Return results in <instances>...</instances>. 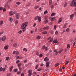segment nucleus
I'll list each match as a JSON object with an SVG mask.
<instances>
[{
  "label": "nucleus",
  "instance_id": "35",
  "mask_svg": "<svg viewBox=\"0 0 76 76\" xmlns=\"http://www.w3.org/2000/svg\"><path fill=\"white\" fill-rule=\"evenodd\" d=\"M66 32H69V31H70V29H69V28H67L66 29Z\"/></svg>",
  "mask_w": 76,
  "mask_h": 76
},
{
  "label": "nucleus",
  "instance_id": "34",
  "mask_svg": "<svg viewBox=\"0 0 76 76\" xmlns=\"http://www.w3.org/2000/svg\"><path fill=\"white\" fill-rule=\"evenodd\" d=\"M3 22L2 21H0V25H1L2 24H3Z\"/></svg>",
  "mask_w": 76,
  "mask_h": 76
},
{
  "label": "nucleus",
  "instance_id": "24",
  "mask_svg": "<svg viewBox=\"0 0 76 76\" xmlns=\"http://www.w3.org/2000/svg\"><path fill=\"white\" fill-rule=\"evenodd\" d=\"M21 65H22V64L20 63L18 64V67H20V66H21Z\"/></svg>",
  "mask_w": 76,
  "mask_h": 76
},
{
  "label": "nucleus",
  "instance_id": "13",
  "mask_svg": "<svg viewBox=\"0 0 76 76\" xmlns=\"http://www.w3.org/2000/svg\"><path fill=\"white\" fill-rule=\"evenodd\" d=\"M9 20L10 22H12L13 21V18H10L9 19Z\"/></svg>",
  "mask_w": 76,
  "mask_h": 76
},
{
  "label": "nucleus",
  "instance_id": "53",
  "mask_svg": "<svg viewBox=\"0 0 76 76\" xmlns=\"http://www.w3.org/2000/svg\"><path fill=\"white\" fill-rule=\"evenodd\" d=\"M45 46H44L42 47L43 50H44V49H45Z\"/></svg>",
  "mask_w": 76,
  "mask_h": 76
},
{
  "label": "nucleus",
  "instance_id": "30",
  "mask_svg": "<svg viewBox=\"0 0 76 76\" xmlns=\"http://www.w3.org/2000/svg\"><path fill=\"white\" fill-rule=\"evenodd\" d=\"M67 23H66L65 24V25H64V28H65L66 27V25H67Z\"/></svg>",
  "mask_w": 76,
  "mask_h": 76
},
{
  "label": "nucleus",
  "instance_id": "26",
  "mask_svg": "<svg viewBox=\"0 0 76 76\" xmlns=\"http://www.w3.org/2000/svg\"><path fill=\"white\" fill-rule=\"evenodd\" d=\"M49 5H51V3H52V1L51 0H50L49 1Z\"/></svg>",
  "mask_w": 76,
  "mask_h": 76
},
{
  "label": "nucleus",
  "instance_id": "8",
  "mask_svg": "<svg viewBox=\"0 0 76 76\" xmlns=\"http://www.w3.org/2000/svg\"><path fill=\"white\" fill-rule=\"evenodd\" d=\"M6 36H4L2 38V40L3 41H4L5 40H6Z\"/></svg>",
  "mask_w": 76,
  "mask_h": 76
},
{
  "label": "nucleus",
  "instance_id": "5",
  "mask_svg": "<svg viewBox=\"0 0 76 76\" xmlns=\"http://www.w3.org/2000/svg\"><path fill=\"white\" fill-rule=\"evenodd\" d=\"M15 13V12L11 11L10 12L9 15L10 16H12V15H13Z\"/></svg>",
  "mask_w": 76,
  "mask_h": 76
},
{
  "label": "nucleus",
  "instance_id": "9",
  "mask_svg": "<svg viewBox=\"0 0 76 76\" xmlns=\"http://www.w3.org/2000/svg\"><path fill=\"white\" fill-rule=\"evenodd\" d=\"M50 64V62H47L46 63V67H47L48 68L49 67V64Z\"/></svg>",
  "mask_w": 76,
  "mask_h": 76
},
{
  "label": "nucleus",
  "instance_id": "52",
  "mask_svg": "<svg viewBox=\"0 0 76 76\" xmlns=\"http://www.w3.org/2000/svg\"><path fill=\"white\" fill-rule=\"evenodd\" d=\"M76 32V30H73L72 31V32L73 33H75Z\"/></svg>",
  "mask_w": 76,
  "mask_h": 76
},
{
  "label": "nucleus",
  "instance_id": "57",
  "mask_svg": "<svg viewBox=\"0 0 76 76\" xmlns=\"http://www.w3.org/2000/svg\"><path fill=\"white\" fill-rule=\"evenodd\" d=\"M50 7L51 9H53L54 7V6L53 5H51L50 6Z\"/></svg>",
  "mask_w": 76,
  "mask_h": 76
},
{
  "label": "nucleus",
  "instance_id": "15",
  "mask_svg": "<svg viewBox=\"0 0 76 76\" xmlns=\"http://www.w3.org/2000/svg\"><path fill=\"white\" fill-rule=\"evenodd\" d=\"M5 7L6 8H10V7H9V6L8 5H5Z\"/></svg>",
  "mask_w": 76,
  "mask_h": 76
},
{
  "label": "nucleus",
  "instance_id": "1",
  "mask_svg": "<svg viewBox=\"0 0 76 76\" xmlns=\"http://www.w3.org/2000/svg\"><path fill=\"white\" fill-rule=\"evenodd\" d=\"M28 26V22H26L22 24L21 25V28L23 29V32H24V31L26 30V27Z\"/></svg>",
  "mask_w": 76,
  "mask_h": 76
},
{
  "label": "nucleus",
  "instance_id": "44",
  "mask_svg": "<svg viewBox=\"0 0 76 76\" xmlns=\"http://www.w3.org/2000/svg\"><path fill=\"white\" fill-rule=\"evenodd\" d=\"M70 45H69V44H68L67 45V48H69L70 47Z\"/></svg>",
  "mask_w": 76,
  "mask_h": 76
},
{
  "label": "nucleus",
  "instance_id": "63",
  "mask_svg": "<svg viewBox=\"0 0 76 76\" xmlns=\"http://www.w3.org/2000/svg\"><path fill=\"white\" fill-rule=\"evenodd\" d=\"M42 70V69H38V71H40V70Z\"/></svg>",
  "mask_w": 76,
  "mask_h": 76
},
{
  "label": "nucleus",
  "instance_id": "32",
  "mask_svg": "<svg viewBox=\"0 0 76 76\" xmlns=\"http://www.w3.org/2000/svg\"><path fill=\"white\" fill-rule=\"evenodd\" d=\"M55 17H54L53 18H52L51 19V20H52V21H53V20H54V19H55Z\"/></svg>",
  "mask_w": 76,
  "mask_h": 76
},
{
  "label": "nucleus",
  "instance_id": "55",
  "mask_svg": "<svg viewBox=\"0 0 76 76\" xmlns=\"http://www.w3.org/2000/svg\"><path fill=\"white\" fill-rule=\"evenodd\" d=\"M47 57H46L44 59V61H46L47 60Z\"/></svg>",
  "mask_w": 76,
  "mask_h": 76
},
{
  "label": "nucleus",
  "instance_id": "21",
  "mask_svg": "<svg viewBox=\"0 0 76 76\" xmlns=\"http://www.w3.org/2000/svg\"><path fill=\"white\" fill-rule=\"evenodd\" d=\"M38 16H37L35 18H34V20H37V19H38Z\"/></svg>",
  "mask_w": 76,
  "mask_h": 76
},
{
  "label": "nucleus",
  "instance_id": "62",
  "mask_svg": "<svg viewBox=\"0 0 76 76\" xmlns=\"http://www.w3.org/2000/svg\"><path fill=\"white\" fill-rule=\"evenodd\" d=\"M34 33V31L33 30H32L31 31V34H32V33Z\"/></svg>",
  "mask_w": 76,
  "mask_h": 76
},
{
  "label": "nucleus",
  "instance_id": "61",
  "mask_svg": "<svg viewBox=\"0 0 76 76\" xmlns=\"http://www.w3.org/2000/svg\"><path fill=\"white\" fill-rule=\"evenodd\" d=\"M54 29H56V26L55 25V26H54Z\"/></svg>",
  "mask_w": 76,
  "mask_h": 76
},
{
  "label": "nucleus",
  "instance_id": "10",
  "mask_svg": "<svg viewBox=\"0 0 76 76\" xmlns=\"http://www.w3.org/2000/svg\"><path fill=\"white\" fill-rule=\"evenodd\" d=\"M49 28L50 27H49V26H47L46 27H44L43 29H46V30H48L49 29Z\"/></svg>",
  "mask_w": 76,
  "mask_h": 76
},
{
  "label": "nucleus",
  "instance_id": "60",
  "mask_svg": "<svg viewBox=\"0 0 76 76\" xmlns=\"http://www.w3.org/2000/svg\"><path fill=\"white\" fill-rule=\"evenodd\" d=\"M48 49V48H47V47H46L45 48V50L46 51H47V50Z\"/></svg>",
  "mask_w": 76,
  "mask_h": 76
},
{
  "label": "nucleus",
  "instance_id": "42",
  "mask_svg": "<svg viewBox=\"0 0 76 76\" xmlns=\"http://www.w3.org/2000/svg\"><path fill=\"white\" fill-rule=\"evenodd\" d=\"M6 59L7 60H8L9 59V57H7L6 58Z\"/></svg>",
  "mask_w": 76,
  "mask_h": 76
},
{
  "label": "nucleus",
  "instance_id": "39",
  "mask_svg": "<svg viewBox=\"0 0 76 76\" xmlns=\"http://www.w3.org/2000/svg\"><path fill=\"white\" fill-rule=\"evenodd\" d=\"M24 51H27V49L26 48H24L23 49Z\"/></svg>",
  "mask_w": 76,
  "mask_h": 76
},
{
  "label": "nucleus",
  "instance_id": "64",
  "mask_svg": "<svg viewBox=\"0 0 76 76\" xmlns=\"http://www.w3.org/2000/svg\"><path fill=\"white\" fill-rule=\"evenodd\" d=\"M24 62L25 63H26L27 62V60H26L24 61Z\"/></svg>",
  "mask_w": 76,
  "mask_h": 76
},
{
  "label": "nucleus",
  "instance_id": "11",
  "mask_svg": "<svg viewBox=\"0 0 76 76\" xmlns=\"http://www.w3.org/2000/svg\"><path fill=\"white\" fill-rule=\"evenodd\" d=\"M62 20H63V19L62 18H60L58 21V23H60L61 22H62Z\"/></svg>",
  "mask_w": 76,
  "mask_h": 76
},
{
  "label": "nucleus",
  "instance_id": "48",
  "mask_svg": "<svg viewBox=\"0 0 76 76\" xmlns=\"http://www.w3.org/2000/svg\"><path fill=\"white\" fill-rule=\"evenodd\" d=\"M11 75V73H8L7 74V76H10Z\"/></svg>",
  "mask_w": 76,
  "mask_h": 76
},
{
  "label": "nucleus",
  "instance_id": "16",
  "mask_svg": "<svg viewBox=\"0 0 76 76\" xmlns=\"http://www.w3.org/2000/svg\"><path fill=\"white\" fill-rule=\"evenodd\" d=\"M63 51V49L61 50H60L58 51V53H59V54H60V53H61V52H62V51Z\"/></svg>",
  "mask_w": 76,
  "mask_h": 76
},
{
  "label": "nucleus",
  "instance_id": "14",
  "mask_svg": "<svg viewBox=\"0 0 76 76\" xmlns=\"http://www.w3.org/2000/svg\"><path fill=\"white\" fill-rule=\"evenodd\" d=\"M5 50H7L8 49V46L6 45L4 47Z\"/></svg>",
  "mask_w": 76,
  "mask_h": 76
},
{
  "label": "nucleus",
  "instance_id": "2",
  "mask_svg": "<svg viewBox=\"0 0 76 76\" xmlns=\"http://www.w3.org/2000/svg\"><path fill=\"white\" fill-rule=\"evenodd\" d=\"M75 1H76V0H73V1L70 4V6H75V7H76V3Z\"/></svg>",
  "mask_w": 76,
  "mask_h": 76
},
{
  "label": "nucleus",
  "instance_id": "6",
  "mask_svg": "<svg viewBox=\"0 0 76 76\" xmlns=\"http://www.w3.org/2000/svg\"><path fill=\"white\" fill-rule=\"evenodd\" d=\"M15 16H16V18H17V19H19V14L16 13L15 14Z\"/></svg>",
  "mask_w": 76,
  "mask_h": 76
},
{
  "label": "nucleus",
  "instance_id": "33",
  "mask_svg": "<svg viewBox=\"0 0 76 76\" xmlns=\"http://www.w3.org/2000/svg\"><path fill=\"white\" fill-rule=\"evenodd\" d=\"M69 61H66L65 63V64L66 65L68 63H69Z\"/></svg>",
  "mask_w": 76,
  "mask_h": 76
},
{
  "label": "nucleus",
  "instance_id": "31",
  "mask_svg": "<svg viewBox=\"0 0 76 76\" xmlns=\"http://www.w3.org/2000/svg\"><path fill=\"white\" fill-rule=\"evenodd\" d=\"M14 72H18V69H14Z\"/></svg>",
  "mask_w": 76,
  "mask_h": 76
},
{
  "label": "nucleus",
  "instance_id": "49",
  "mask_svg": "<svg viewBox=\"0 0 76 76\" xmlns=\"http://www.w3.org/2000/svg\"><path fill=\"white\" fill-rule=\"evenodd\" d=\"M6 11V8H4L3 9V12H5Z\"/></svg>",
  "mask_w": 76,
  "mask_h": 76
},
{
  "label": "nucleus",
  "instance_id": "56",
  "mask_svg": "<svg viewBox=\"0 0 76 76\" xmlns=\"http://www.w3.org/2000/svg\"><path fill=\"white\" fill-rule=\"evenodd\" d=\"M20 62V61L19 60H18L16 62V64H18V63Z\"/></svg>",
  "mask_w": 76,
  "mask_h": 76
},
{
  "label": "nucleus",
  "instance_id": "38",
  "mask_svg": "<svg viewBox=\"0 0 76 76\" xmlns=\"http://www.w3.org/2000/svg\"><path fill=\"white\" fill-rule=\"evenodd\" d=\"M3 70V68L1 67L0 68V72H1Z\"/></svg>",
  "mask_w": 76,
  "mask_h": 76
},
{
  "label": "nucleus",
  "instance_id": "22",
  "mask_svg": "<svg viewBox=\"0 0 76 76\" xmlns=\"http://www.w3.org/2000/svg\"><path fill=\"white\" fill-rule=\"evenodd\" d=\"M67 6V2H66L65 4L64 5V7H66Z\"/></svg>",
  "mask_w": 76,
  "mask_h": 76
},
{
  "label": "nucleus",
  "instance_id": "50",
  "mask_svg": "<svg viewBox=\"0 0 76 76\" xmlns=\"http://www.w3.org/2000/svg\"><path fill=\"white\" fill-rule=\"evenodd\" d=\"M38 66L37 64L36 65V67H35V69H37V68H38Z\"/></svg>",
  "mask_w": 76,
  "mask_h": 76
},
{
  "label": "nucleus",
  "instance_id": "54",
  "mask_svg": "<svg viewBox=\"0 0 76 76\" xmlns=\"http://www.w3.org/2000/svg\"><path fill=\"white\" fill-rule=\"evenodd\" d=\"M30 5H31V4H30V3H29V4H26V6H30Z\"/></svg>",
  "mask_w": 76,
  "mask_h": 76
},
{
  "label": "nucleus",
  "instance_id": "27",
  "mask_svg": "<svg viewBox=\"0 0 76 76\" xmlns=\"http://www.w3.org/2000/svg\"><path fill=\"white\" fill-rule=\"evenodd\" d=\"M55 34L56 35H58V31H56L55 32Z\"/></svg>",
  "mask_w": 76,
  "mask_h": 76
},
{
  "label": "nucleus",
  "instance_id": "17",
  "mask_svg": "<svg viewBox=\"0 0 76 76\" xmlns=\"http://www.w3.org/2000/svg\"><path fill=\"white\" fill-rule=\"evenodd\" d=\"M12 69H13V66H12L10 69V72H12Z\"/></svg>",
  "mask_w": 76,
  "mask_h": 76
},
{
  "label": "nucleus",
  "instance_id": "37",
  "mask_svg": "<svg viewBox=\"0 0 76 76\" xmlns=\"http://www.w3.org/2000/svg\"><path fill=\"white\" fill-rule=\"evenodd\" d=\"M75 44H76V43H75V42H74V43L73 44V45H72L73 47H74V46L75 45Z\"/></svg>",
  "mask_w": 76,
  "mask_h": 76
},
{
  "label": "nucleus",
  "instance_id": "25",
  "mask_svg": "<svg viewBox=\"0 0 76 76\" xmlns=\"http://www.w3.org/2000/svg\"><path fill=\"white\" fill-rule=\"evenodd\" d=\"M56 15V13H53L51 14V16H54V15Z\"/></svg>",
  "mask_w": 76,
  "mask_h": 76
},
{
  "label": "nucleus",
  "instance_id": "58",
  "mask_svg": "<svg viewBox=\"0 0 76 76\" xmlns=\"http://www.w3.org/2000/svg\"><path fill=\"white\" fill-rule=\"evenodd\" d=\"M19 54V52H16V55H18Z\"/></svg>",
  "mask_w": 76,
  "mask_h": 76
},
{
  "label": "nucleus",
  "instance_id": "36",
  "mask_svg": "<svg viewBox=\"0 0 76 76\" xmlns=\"http://www.w3.org/2000/svg\"><path fill=\"white\" fill-rule=\"evenodd\" d=\"M21 73L20 71L18 72H17V74L18 75H20V74Z\"/></svg>",
  "mask_w": 76,
  "mask_h": 76
},
{
  "label": "nucleus",
  "instance_id": "3",
  "mask_svg": "<svg viewBox=\"0 0 76 76\" xmlns=\"http://www.w3.org/2000/svg\"><path fill=\"white\" fill-rule=\"evenodd\" d=\"M28 76H31V75H32V70L30 69L28 70Z\"/></svg>",
  "mask_w": 76,
  "mask_h": 76
},
{
  "label": "nucleus",
  "instance_id": "51",
  "mask_svg": "<svg viewBox=\"0 0 76 76\" xmlns=\"http://www.w3.org/2000/svg\"><path fill=\"white\" fill-rule=\"evenodd\" d=\"M16 53V51H14L13 52L12 54H15Z\"/></svg>",
  "mask_w": 76,
  "mask_h": 76
},
{
  "label": "nucleus",
  "instance_id": "23",
  "mask_svg": "<svg viewBox=\"0 0 76 76\" xmlns=\"http://www.w3.org/2000/svg\"><path fill=\"white\" fill-rule=\"evenodd\" d=\"M39 7L38 5L35 6L34 7V9H37Z\"/></svg>",
  "mask_w": 76,
  "mask_h": 76
},
{
  "label": "nucleus",
  "instance_id": "41",
  "mask_svg": "<svg viewBox=\"0 0 76 76\" xmlns=\"http://www.w3.org/2000/svg\"><path fill=\"white\" fill-rule=\"evenodd\" d=\"M20 2H17V3H16V4L18 5H19V4H20Z\"/></svg>",
  "mask_w": 76,
  "mask_h": 76
},
{
  "label": "nucleus",
  "instance_id": "18",
  "mask_svg": "<svg viewBox=\"0 0 76 76\" xmlns=\"http://www.w3.org/2000/svg\"><path fill=\"white\" fill-rule=\"evenodd\" d=\"M58 65H59V63H58L57 64H55V67H57V66H58Z\"/></svg>",
  "mask_w": 76,
  "mask_h": 76
},
{
  "label": "nucleus",
  "instance_id": "7",
  "mask_svg": "<svg viewBox=\"0 0 76 76\" xmlns=\"http://www.w3.org/2000/svg\"><path fill=\"white\" fill-rule=\"evenodd\" d=\"M57 42H58V41H57V39H54L53 41V44H56Z\"/></svg>",
  "mask_w": 76,
  "mask_h": 76
},
{
  "label": "nucleus",
  "instance_id": "12",
  "mask_svg": "<svg viewBox=\"0 0 76 76\" xmlns=\"http://www.w3.org/2000/svg\"><path fill=\"white\" fill-rule=\"evenodd\" d=\"M74 14H72L70 15V18L71 20H72V19H73V18H73V16H74Z\"/></svg>",
  "mask_w": 76,
  "mask_h": 76
},
{
  "label": "nucleus",
  "instance_id": "4",
  "mask_svg": "<svg viewBox=\"0 0 76 76\" xmlns=\"http://www.w3.org/2000/svg\"><path fill=\"white\" fill-rule=\"evenodd\" d=\"M45 21L44 22V23L45 24H46V23H47L48 22V19L47 17H45Z\"/></svg>",
  "mask_w": 76,
  "mask_h": 76
},
{
  "label": "nucleus",
  "instance_id": "46",
  "mask_svg": "<svg viewBox=\"0 0 76 76\" xmlns=\"http://www.w3.org/2000/svg\"><path fill=\"white\" fill-rule=\"evenodd\" d=\"M3 7H0V10H3Z\"/></svg>",
  "mask_w": 76,
  "mask_h": 76
},
{
  "label": "nucleus",
  "instance_id": "29",
  "mask_svg": "<svg viewBox=\"0 0 76 76\" xmlns=\"http://www.w3.org/2000/svg\"><path fill=\"white\" fill-rule=\"evenodd\" d=\"M47 32L46 31H44L42 32V34H47Z\"/></svg>",
  "mask_w": 76,
  "mask_h": 76
},
{
  "label": "nucleus",
  "instance_id": "43",
  "mask_svg": "<svg viewBox=\"0 0 76 76\" xmlns=\"http://www.w3.org/2000/svg\"><path fill=\"white\" fill-rule=\"evenodd\" d=\"M39 56L40 57H42V54H40Z\"/></svg>",
  "mask_w": 76,
  "mask_h": 76
},
{
  "label": "nucleus",
  "instance_id": "47",
  "mask_svg": "<svg viewBox=\"0 0 76 76\" xmlns=\"http://www.w3.org/2000/svg\"><path fill=\"white\" fill-rule=\"evenodd\" d=\"M37 55L38 56H39V52H37Z\"/></svg>",
  "mask_w": 76,
  "mask_h": 76
},
{
  "label": "nucleus",
  "instance_id": "19",
  "mask_svg": "<svg viewBox=\"0 0 76 76\" xmlns=\"http://www.w3.org/2000/svg\"><path fill=\"white\" fill-rule=\"evenodd\" d=\"M37 39H39L41 38V36H38L37 37Z\"/></svg>",
  "mask_w": 76,
  "mask_h": 76
},
{
  "label": "nucleus",
  "instance_id": "59",
  "mask_svg": "<svg viewBox=\"0 0 76 76\" xmlns=\"http://www.w3.org/2000/svg\"><path fill=\"white\" fill-rule=\"evenodd\" d=\"M21 76H24V74L22 73L21 74Z\"/></svg>",
  "mask_w": 76,
  "mask_h": 76
},
{
  "label": "nucleus",
  "instance_id": "40",
  "mask_svg": "<svg viewBox=\"0 0 76 76\" xmlns=\"http://www.w3.org/2000/svg\"><path fill=\"white\" fill-rule=\"evenodd\" d=\"M53 38H52L50 40L49 42H51L52 41H53Z\"/></svg>",
  "mask_w": 76,
  "mask_h": 76
},
{
  "label": "nucleus",
  "instance_id": "45",
  "mask_svg": "<svg viewBox=\"0 0 76 76\" xmlns=\"http://www.w3.org/2000/svg\"><path fill=\"white\" fill-rule=\"evenodd\" d=\"M22 30H20V31L18 32V33H19V34H21V33H22Z\"/></svg>",
  "mask_w": 76,
  "mask_h": 76
},
{
  "label": "nucleus",
  "instance_id": "20",
  "mask_svg": "<svg viewBox=\"0 0 76 76\" xmlns=\"http://www.w3.org/2000/svg\"><path fill=\"white\" fill-rule=\"evenodd\" d=\"M13 46L14 47H16V46H17V44H16V43H14L13 45Z\"/></svg>",
  "mask_w": 76,
  "mask_h": 76
},
{
  "label": "nucleus",
  "instance_id": "28",
  "mask_svg": "<svg viewBox=\"0 0 76 76\" xmlns=\"http://www.w3.org/2000/svg\"><path fill=\"white\" fill-rule=\"evenodd\" d=\"M38 20H39V22H41V17H38Z\"/></svg>",
  "mask_w": 76,
  "mask_h": 76
}]
</instances>
